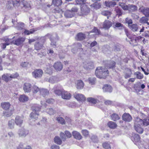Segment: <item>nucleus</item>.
<instances>
[{
	"instance_id": "aec40b11",
	"label": "nucleus",
	"mask_w": 149,
	"mask_h": 149,
	"mask_svg": "<svg viewBox=\"0 0 149 149\" xmlns=\"http://www.w3.org/2000/svg\"><path fill=\"white\" fill-rule=\"evenodd\" d=\"M112 26V23L109 20H105L103 24V28L105 29H109Z\"/></svg>"
},
{
	"instance_id": "58836bf2",
	"label": "nucleus",
	"mask_w": 149,
	"mask_h": 149,
	"mask_svg": "<svg viewBox=\"0 0 149 149\" xmlns=\"http://www.w3.org/2000/svg\"><path fill=\"white\" fill-rule=\"evenodd\" d=\"M111 120L116 121L119 120L120 118V117L116 113H113L111 115Z\"/></svg>"
},
{
	"instance_id": "f8f14e48",
	"label": "nucleus",
	"mask_w": 149,
	"mask_h": 149,
	"mask_svg": "<svg viewBox=\"0 0 149 149\" xmlns=\"http://www.w3.org/2000/svg\"><path fill=\"white\" fill-rule=\"evenodd\" d=\"M54 67L57 71H60L62 70L63 68L62 64L60 62H57L54 65Z\"/></svg>"
},
{
	"instance_id": "412c9836",
	"label": "nucleus",
	"mask_w": 149,
	"mask_h": 149,
	"mask_svg": "<svg viewBox=\"0 0 149 149\" xmlns=\"http://www.w3.org/2000/svg\"><path fill=\"white\" fill-rule=\"evenodd\" d=\"M73 136L74 138L78 140H80L82 138L81 134L77 131H74L72 132Z\"/></svg>"
},
{
	"instance_id": "680f3d73",
	"label": "nucleus",
	"mask_w": 149,
	"mask_h": 149,
	"mask_svg": "<svg viewBox=\"0 0 149 149\" xmlns=\"http://www.w3.org/2000/svg\"><path fill=\"white\" fill-rule=\"evenodd\" d=\"M67 105L70 107L73 108L75 106L76 104L75 102H70L68 103Z\"/></svg>"
},
{
	"instance_id": "8fccbe9b",
	"label": "nucleus",
	"mask_w": 149,
	"mask_h": 149,
	"mask_svg": "<svg viewBox=\"0 0 149 149\" xmlns=\"http://www.w3.org/2000/svg\"><path fill=\"white\" fill-rule=\"evenodd\" d=\"M103 146L105 149H110L111 146L109 142H105L103 143Z\"/></svg>"
},
{
	"instance_id": "2f4dec72",
	"label": "nucleus",
	"mask_w": 149,
	"mask_h": 149,
	"mask_svg": "<svg viewBox=\"0 0 149 149\" xmlns=\"http://www.w3.org/2000/svg\"><path fill=\"white\" fill-rule=\"evenodd\" d=\"M40 92L41 95H42L43 97H45L46 95L48 94L49 92L46 89L41 88L40 90Z\"/></svg>"
},
{
	"instance_id": "bf43d9fd",
	"label": "nucleus",
	"mask_w": 149,
	"mask_h": 149,
	"mask_svg": "<svg viewBox=\"0 0 149 149\" xmlns=\"http://www.w3.org/2000/svg\"><path fill=\"white\" fill-rule=\"evenodd\" d=\"M115 62L113 61H111L109 63V65L108 66L110 68H113L115 66Z\"/></svg>"
},
{
	"instance_id": "a18cd8bd",
	"label": "nucleus",
	"mask_w": 149,
	"mask_h": 149,
	"mask_svg": "<svg viewBox=\"0 0 149 149\" xmlns=\"http://www.w3.org/2000/svg\"><path fill=\"white\" fill-rule=\"evenodd\" d=\"M146 17L147 16L142 17L140 20V22L142 23H147L148 24H149V23L148 22V19Z\"/></svg>"
},
{
	"instance_id": "20e7f679",
	"label": "nucleus",
	"mask_w": 149,
	"mask_h": 149,
	"mask_svg": "<svg viewBox=\"0 0 149 149\" xmlns=\"http://www.w3.org/2000/svg\"><path fill=\"white\" fill-rule=\"evenodd\" d=\"M77 10L78 9L77 8H72L71 10L66 11L64 13V15L67 18H71L74 16Z\"/></svg>"
},
{
	"instance_id": "0eeeda50",
	"label": "nucleus",
	"mask_w": 149,
	"mask_h": 149,
	"mask_svg": "<svg viewBox=\"0 0 149 149\" xmlns=\"http://www.w3.org/2000/svg\"><path fill=\"white\" fill-rule=\"evenodd\" d=\"M43 74V72L41 69L36 70L32 73L33 76L35 78L40 77Z\"/></svg>"
},
{
	"instance_id": "c03bdc74",
	"label": "nucleus",
	"mask_w": 149,
	"mask_h": 149,
	"mask_svg": "<svg viewBox=\"0 0 149 149\" xmlns=\"http://www.w3.org/2000/svg\"><path fill=\"white\" fill-rule=\"evenodd\" d=\"M40 89L37 86L34 85L32 87L31 91H32L33 93H37L38 91H40Z\"/></svg>"
},
{
	"instance_id": "a211bd4d",
	"label": "nucleus",
	"mask_w": 149,
	"mask_h": 149,
	"mask_svg": "<svg viewBox=\"0 0 149 149\" xmlns=\"http://www.w3.org/2000/svg\"><path fill=\"white\" fill-rule=\"evenodd\" d=\"M71 95L70 93L67 91H63L62 92L61 97L64 99L69 100L71 97Z\"/></svg>"
},
{
	"instance_id": "423d86ee",
	"label": "nucleus",
	"mask_w": 149,
	"mask_h": 149,
	"mask_svg": "<svg viewBox=\"0 0 149 149\" xmlns=\"http://www.w3.org/2000/svg\"><path fill=\"white\" fill-rule=\"evenodd\" d=\"M24 120V117L23 116H17L15 118V123L19 127L22 125Z\"/></svg>"
},
{
	"instance_id": "2eb2a0df",
	"label": "nucleus",
	"mask_w": 149,
	"mask_h": 149,
	"mask_svg": "<svg viewBox=\"0 0 149 149\" xmlns=\"http://www.w3.org/2000/svg\"><path fill=\"white\" fill-rule=\"evenodd\" d=\"M81 47V45L80 43H75L72 46V47L73 49H72L71 51L72 52L75 54L77 52V49H79Z\"/></svg>"
},
{
	"instance_id": "e2e57ef3",
	"label": "nucleus",
	"mask_w": 149,
	"mask_h": 149,
	"mask_svg": "<svg viewBox=\"0 0 149 149\" xmlns=\"http://www.w3.org/2000/svg\"><path fill=\"white\" fill-rule=\"evenodd\" d=\"M82 133L83 135L85 136H87L89 134L88 131L86 130H83L82 131Z\"/></svg>"
},
{
	"instance_id": "c9c22d12",
	"label": "nucleus",
	"mask_w": 149,
	"mask_h": 149,
	"mask_svg": "<svg viewBox=\"0 0 149 149\" xmlns=\"http://www.w3.org/2000/svg\"><path fill=\"white\" fill-rule=\"evenodd\" d=\"M54 142L58 145H61L62 143V141L60 138L58 136H56L54 139Z\"/></svg>"
},
{
	"instance_id": "4be33fe9",
	"label": "nucleus",
	"mask_w": 149,
	"mask_h": 149,
	"mask_svg": "<svg viewBox=\"0 0 149 149\" xmlns=\"http://www.w3.org/2000/svg\"><path fill=\"white\" fill-rule=\"evenodd\" d=\"M129 27L133 31H137L139 28L140 29L141 28L136 24H132L128 25Z\"/></svg>"
},
{
	"instance_id": "393cba45",
	"label": "nucleus",
	"mask_w": 149,
	"mask_h": 149,
	"mask_svg": "<svg viewBox=\"0 0 149 149\" xmlns=\"http://www.w3.org/2000/svg\"><path fill=\"white\" fill-rule=\"evenodd\" d=\"M85 37V34L81 33H78L76 37V39L78 40H82L84 39Z\"/></svg>"
},
{
	"instance_id": "4d7b16f0",
	"label": "nucleus",
	"mask_w": 149,
	"mask_h": 149,
	"mask_svg": "<svg viewBox=\"0 0 149 149\" xmlns=\"http://www.w3.org/2000/svg\"><path fill=\"white\" fill-rule=\"evenodd\" d=\"M57 78L56 77H52L50 78L49 81L51 83H53L57 81Z\"/></svg>"
},
{
	"instance_id": "7c9ffc66",
	"label": "nucleus",
	"mask_w": 149,
	"mask_h": 149,
	"mask_svg": "<svg viewBox=\"0 0 149 149\" xmlns=\"http://www.w3.org/2000/svg\"><path fill=\"white\" fill-rule=\"evenodd\" d=\"M52 3L54 6L58 7L62 4V0H53Z\"/></svg>"
},
{
	"instance_id": "6e6d98bb",
	"label": "nucleus",
	"mask_w": 149,
	"mask_h": 149,
	"mask_svg": "<svg viewBox=\"0 0 149 149\" xmlns=\"http://www.w3.org/2000/svg\"><path fill=\"white\" fill-rule=\"evenodd\" d=\"M30 65L29 64V63L27 62H22L21 64V66L24 68L27 67Z\"/></svg>"
},
{
	"instance_id": "603ef678",
	"label": "nucleus",
	"mask_w": 149,
	"mask_h": 149,
	"mask_svg": "<svg viewBox=\"0 0 149 149\" xmlns=\"http://www.w3.org/2000/svg\"><path fill=\"white\" fill-rule=\"evenodd\" d=\"M36 31L34 29H31L30 30H25L24 31V33L25 34L29 35L30 34L33 33Z\"/></svg>"
},
{
	"instance_id": "6e6552de",
	"label": "nucleus",
	"mask_w": 149,
	"mask_h": 149,
	"mask_svg": "<svg viewBox=\"0 0 149 149\" xmlns=\"http://www.w3.org/2000/svg\"><path fill=\"white\" fill-rule=\"evenodd\" d=\"M74 98L79 102H84L86 100V98L84 95L81 94L75 93L74 95Z\"/></svg>"
},
{
	"instance_id": "b1692460",
	"label": "nucleus",
	"mask_w": 149,
	"mask_h": 149,
	"mask_svg": "<svg viewBox=\"0 0 149 149\" xmlns=\"http://www.w3.org/2000/svg\"><path fill=\"white\" fill-rule=\"evenodd\" d=\"M91 8L95 10L99 9L101 7V5L100 3L96 2L90 5Z\"/></svg>"
},
{
	"instance_id": "e433bc0d",
	"label": "nucleus",
	"mask_w": 149,
	"mask_h": 149,
	"mask_svg": "<svg viewBox=\"0 0 149 149\" xmlns=\"http://www.w3.org/2000/svg\"><path fill=\"white\" fill-rule=\"evenodd\" d=\"M88 81L91 85L95 84L96 81V78L94 77H91L88 78Z\"/></svg>"
},
{
	"instance_id": "0e129e2a",
	"label": "nucleus",
	"mask_w": 149,
	"mask_h": 149,
	"mask_svg": "<svg viewBox=\"0 0 149 149\" xmlns=\"http://www.w3.org/2000/svg\"><path fill=\"white\" fill-rule=\"evenodd\" d=\"M18 76V74L17 73H15L13 74H10V80L12 78H16Z\"/></svg>"
},
{
	"instance_id": "3c124183",
	"label": "nucleus",
	"mask_w": 149,
	"mask_h": 149,
	"mask_svg": "<svg viewBox=\"0 0 149 149\" xmlns=\"http://www.w3.org/2000/svg\"><path fill=\"white\" fill-rule=\"evenodd\" d=\"M42 45H41L39 42L36 43L35 45V48L36 50H40L42 47Z\"/></svg>"
},
{
	"instance_id": "37998d69",
	"label": "nucleus",
	"mask_w": 149,
	"mask_h": 149,
	"mask_svg": "<svg viewBox=\"0 0 149 149\" xmlns=\"http://www.w3.org/2000/svg\"><path fill=\"white\" fill-rule=\"evenodd\" d=\"M87 100L88 102L93 104H95L99 101L91 97L88 98Z\"/></svg>"
},
{
	"instance_id": "ea45409f",
	"label": "nucleus",
	"mask_w": 149,
	"mask_h": 149,
	"mask_svg": "<svg viewBox=\"0 0 149 149\" xmlns=\"http://www.w3.org/2000/svg\"><path fill=\"white\" fill-rule=\"evenodd\" d=\"M119 6H120L124 10H129V5H126L123 3H119Z\"/></svg>"
},
{
	"instance_id": "49530a36",
	"label": "nucleus",
	"mask_w": 149,
	"mask_h": 149,
	"mask_svg": "<svg viewBox=\"0 0 149 149\" xmlns=\"http://www.w3.org/2000/svg\"><path fill=\"white\" fill-rule=\"evenodd\" d=\"M102 15L107 16V18L108 19V17L111 14V13L109 11H103L102 12Z\"/></svg>"
},
{
	"instance_id": "c756f323",
	"label": "nucleus",
	"mask_w": 149,
	"mask_h": 149,
	"mask_svg": "<svg viewBox=\"0 0 149 149\" xmlns=\"http://www.w3.org/2000/svg\"><path fill=\"white\" fill-rule=\"evenodd\" d=\"M3 80L6 81L8 82L9 80H10V74H3L2 77Z\"/></svg>"
},
{
	"instance_id": "5fc2aeb1",
	"label": "nucleus",
	"mask_w": 149,
	"mask_h": 149,
	"mask_svg": "<svg viewBox=\"0 0 149 149\" xmlns=\"http://www.w3.org/2000/svg\"><path fill=\"white\" fill-rule=\"evenodd\" d=\"M54 12L55 13H59L61 15L63 11L61 9H60L58 8H57L54 9Z\"/></svg>"
},
{
	"instance_id": "6ab92c4d",
	"label": "nucleus",
	"mask_w": 149,
	"mask_h": 149,
	"mask_svg": "<svg viewBox=\"0 0 149 149\" xmlns=\"http://www.w3.org/2000/svg\"><path fill=\"white\" fill-rule=\"evenodd\" d=\"M19 4L21 7L23 6L25 8H29L31 7L30 3H28L24 0L20 1Z\"/></svg>"
},
{
	"instance_id": "39448f33",
	"label": "nucleus",
	"mask_w": 149,
	"mask_h": 149,
	"mask_svg": "<svg viewBox=\"0 0 149 149\" xmlns=\"http://www.w3.org/2000/svg\"><path fill=\"white\" fill-rule=\"evenodd\" d=\"M60 136L63 141H65L66 139V137L69 138L72 137L71 134L68 131H65V134L63 132H61L60 134Z\"/></svg>"
},
{
	"instance_id": "f704fd0d",
	"label": "nucleus",
	"mask_w": 149,
	"mask_h": 149,
	"mask_svg": "<svg viewBox=\"0 0 149 149\" xmlns=\"http://www.w3.org/2000/svg\"><path fill=\"white\" fill-rule=\"evenodd\" d=\"M15 122L13 120H11L8 121V125L10 129H13L14 128Z\"/></svg>"
},
{
	"instance_id": "79ce46f5",
	"label": "nucleus",
	"mask_w": 149,
	"mask_h": 149,
	"mask_svg": "<svg viewBox=\"0 0 149 149\" xmlns=\"http://www.w3.org/2000/svg\"><path fill=\"white\" fill-rule=\"evenodd\" d=\"M134 74L136 75V78L139 79H141L143 78V75L139 72H136Z\"/></svg>"
},
{
	"instance_id": "a878e982",
	"label": "nucleus",
	"mask_w": 149,
	"mask_h": 149,
	"mask_svg": "<svg viewBox=\"0 0 149 149\" xmlns=\"http://www.w3.org/2000/svg\"><path fill=\"white\" fill-rule=\"evenodd\" d=\"M29 100L28 97L25 95L23 94L20 95L19 98V101L22 102H25Z\"/></svg>"
},
{
	"instance_id": "cd10ccee",
	"label": "nucleus",
	"mask_w": 149,
	"mask_h": 149,
	"mask_svg": "<svg viewBox=\"0 0 149 149\" xmlns=\"http://www.w3.org/2000/svg\"><path fill=\"white\" fill-rule=\"evenodd\" d=\"M104 3L107 7H113L116 4L115 2L109 1H105Z\"/></svg>"
},
{
	"instance_id": "ddd939ff",
	"label": "nucleus",
	"mask_w": 149,
	"mask_h": 149,
	"mask_svg": "<svg viewBox=\"0 0 149 149\" xmlns=\"http://www.w3.org/2000/svg\"><path fill=\"white\" fill-rule=\"evenodd\" d=\"M3 40L6 42V43H2L3 45L2 48L3 49H5L6 45H9L12 42V40L11 39L8 38L6 37L4 38Z\"/></svg>"
},
{
	"instance_id": "a19ab883",
	"label": "nucleus",
	"mask_w": 149,
	"mask_h": 149,
	"mask_svg": "<svg viewBox=\"0 0 149 149\" xmlns=\"http://www.w3.org/2000/svg\"><path fill=\"white\" fill-rule=\"evenodd\" d=\"M132 140L135 142H139L140 140L139 136L137 134H135L132 137Z\"/></svg>"
},
{
	"instance_id": "69168bd1",
	"label": "nucleus",
	"mask_w": 149,
	"mask_h": 149,
	"mask_svg": "<svg viewBox=\"0 0 149 149\" xmlns=\"http://www.w3.org/2000/svg\"><path fill=\"white\" fill-rule=\"evenodd\" d=\"M91 32L96 33V34L99 35L100 34V31H99L96 27H94L92 30Z\"/></svg>"
},
{
	"instance_id": "774afa93",
	"label": "nucleus",
	"mask_w": 149,
	"mask_h": 149,
	"mask_svg": "<svg viewBox=\"0 0 149 149\" xmlns=\"http://www.w3.org/2000/svg\"><path fill=\"white\" fill-rule=\"evenodd\" d=\"M116 12L117 14L119 16H121L122 14V12L121 10L119 9H118L117 8L116 9Z\"/></svg>"
},
{
	"instance_id": "13d9d810",
	"label": "nucleus",
	"mask_w": 149,
	"mask_h": 149,
	"mask_svg": "<svg viewBox=\"0 0 149 149\" xmlns=\"http://www.w3.org/2000/svg\"><path fill=\"white\" fill-rule=\"evenodd\" d=\"M46 72L48 74H50L52 73V68L51 67H49V68H47L45 70Z\"/></svg>"
},
{
	"instance_id": "f3484780",
	"label": "nucleus",
	"mask_w": 149,
	"mask_h": 149,
	"mask_svg": "<svg viewBox=\"0 0 149 149\" xmlns=\"http://www.w3.org/2000/svg\"><path fill=\"white\" fill-rule=\"evenodd\" d=\"M139 11L143 13L146 16L149 17V8L142 7L139 8Z\"/></svg>"
},
{
	"instance_id": "c85d7f7f",
	"label": "nucleus",
	"mask_w": 149,
	"mask_h": 149,
	"mask_svg": "<svg viewBox=\"0 0 149 149\" xmlns=\"http://www.w3.org/2000/svg\"><path fill=\"white\" fill-rule=\"evenodd\" d=\"M124 73L125 74V78L127 79L131 77L132 72L130 69L127 68L125 69Z\"/></svg>"
},
{
	"instance_id": "dca6fc26",
	"label": "nucleus",
	"mask_w": 149,
	"mask_h": 149,
	"mask_svg": "<svg viewBox=\"0 0 149 149\" xmlns=\"http://www.w3.org/2000/svg\"><path fill=\"white\" fill-rule=\"evenodd\" d=\"M122 118L123 120L127 122H130L132 120L131 116L128 113H124L122 116Z\"/></svg>"
},
{
	"instance_id": "72a5a7b5",
	"label": "nucleus",
	"mask_w": 149,
	"mask_h": 149,
	"mask_svg": "<svg viewBox=\"0 0 149 149\" xmlns=\"http://www.w3.org/2000/svg\"><path fill=\"white\" fill-rule=\"evenodd\" d=\"M56 120L59 123L61 124H65V121L64 119L61 117H56Z\"/></svg>"
},
{
	"instance_id": "f257e3e1",
	"label": "nucleus",
	"mask_w": 149,
	"mask_h": 149,
	"mask_svg": "<svg viewBox=\"0 0 149 149\" xmlns=\"http://www.w3.org/2000/svg\"><path fill=\"white\" fill-rule=\"evenodd\" d=\"M109 74L107 68L104 67H99L96 69L95 74L97 77L100 79H105Z\"/></svg>"
},
{
	"instance_id": "864d4df0",
	"label": "nucleus",
	"mask_w": 149,
	"mask_h": 149,
	"mask_svg": "<svg viewBox=\"0 0 149 149\" xmlns=\"http://www.w3.org/2000/svg\"><path fill=\"white\" fill-rule=\"evenodd\" d=\"M115 26L116 27L119 28V29H122L123 28V25L121 23L117 22L115 24Z\"/></svg>"
},
{
	"instance_id": "1a4fd4ad",
	"label": "nucleus",
	"mask_w": 149,
	"mask_h": 149,
	"mask_svg": "<svg viewBox=\"0 0 149 149\" xmlns=\"http://www.w3.org/2000/svg\"><path fill=\"white\" fill-rule=\"evenodd\" d=\"M23 89L25 93H30L32 90L31 85L29 83H25L23 86Z\"/></svg>"
},
{
	"instance_id": "473e14b6",
	"label": "nucleus",
	"mask_w": 149,
	"mask_h": 149,
	"mask_svg": "<svg viewBox=\"0 0 149 149\" xmlns=\"http://www.w3.org/2000/svg\"><path fill=\"white\" fill-rule=\"evenodd\" d=\"M137 10V7L134 5H129V11L130 12H134Z\"/></svg>"
},
{
	"instance_id": "4468645a",
	"label": "nucleus",
	"mask_w": 149,
	"mask_h": 149,
	"mask_svg": "<svg viewBox=\"0 0 149 149\" xmlns=\"http://www.w3.org/2000/svg\"><path fill=\"white\" fill-rule=\"evenodd\" d=\"M76 88L77 89H83L84 86V84L83 81L81 80H77L76 83Z\"/></svg>"
},
{
	"instance_id": "9b49d317",
	"label": "nucleus",
	"mask_w": 149,
	"mask_h": 149,
	"mask_svg": "<svg viewBox=\"0 0 149 149\" xmlns=\"http://www.w3.org/2000/svg\"><path fill=\"white\" fill-rule=\"evenodd\" d=\"M25 40V38L21 37L19 38L15 41H12V43L14 45L18 46L22 44L24 42Z\"/></svg>"
},
{
	"instance_id": "5701e85b",
	"label": "nucleus",
	"mask_w": 149,
	"mask_h": 149,
	"mask_svg": "<svg viewBox=\"0 0 149 149\" xmlns=\"http://www.w3.org/2000/svg\"><path fill=\"white\" fill-rule=\"evenodd\" d=\"M112 89V88L111 86L108 84L104 85L103 87V90L105 92H111Z\"/></svg>"
},
{
	"instance_id": "de8ad7c7",
	"label": "nucleus",
	"mask_w": 149,
	"mask_h": 149,
	"mask_svg": "<svg viewBox=\"0 0 149 149\" xmlns=\"http://www.w3.org/2000/svg\"><path fill=\"white\" fill-rule=\"evenodd\" d=\"M46 111L47 113L50 115H54L56 113V111L52 108L47 109Z\"/></svg>"
},
{
	"instance_id": "052dcab7",
	"label": "nucleus",
	"mask_w": 149,
	"mask_h": 149,
	"mask_svg": "<svg viewBox=\"0 0 149 149\" xmlns=\"http://www.w3.org/2000/svg\"><path fill=\"white\" fill-rule=\"evenodd\" d=\"M87 64V67L86 69H90L93 68V63L88 62Z\"/></svg>"
},
{
	"instance_id": "f03ea898",
	"label": "nucleus",
	"mask_w": 149,
	"mask_h": 149,
	"mask_svg": "<svg viewBox=\"0 0 149 149\" xmlns=\"http://www.w3.org/2000/svg\"><path fill=\"white\" fill-rule=\"evenodd\" d=\"M75 2L76 4L81 6V10L83 14L86 15L89 13L90 10L87 5L88 3H86V0H75Z\"/></svg>"
},
{
	"instance_id": "338daca9",
	"label": "nucleus",
	"mask_w": 149,
	"mask_h": 149,
	"mask_svg": "<svg viewBox=\"0 0 149 149\" xmlns=\"http://www.w3.org/2000/svg\"><path fill=\"white\" fill-rule=\"evenodd\" d=\"M50 149H60V147L56 144H53L51 146Z\"/></svg>"
},
{
	"instance_id": "09e8293b",
	"label": "nucleus",
	"mask_w": 149,
	"mask_h": 149,
	"mask_svg": "<svg viewBox=\"0 0 149 149\" xmlns=\"http://www.w3.org/2000/svg\"><path fill=\"white\" fill-rule=\"evenodd\" d=\"M24 26V24L22 22L18 23L16 27L17 29L18 30L22 29Z\"/></svg>"
},
{
	"instance_id": "9d476101",
	"label": "nucleus",
	"mask_w": 149,
	"mask_h": 149,
	"mask_svg": "<svg viewBox=\"0 0 149 149\" xmlns=\"http://www.w3.org/2000/svg\"><path fill=\"white\" fill-rule=\"evenodd\" d=\"M29 134V131L25 129H21L18 132L19 136L22 138L25 137Z\"/></svg>"
},
{
	"instance_id": "7ed1b4c3",
	"label": "nucleus",
	"mask_w": 149,
	"mask_h": 149,
	"mask_svg": "<svg viewBox=\"0 0 149 149\" xmlns=\"http://www.w3.org/2000/svg\"><path fill=\"white\" fill-rule=\"evenodd\" d=\"M40 109L39 107L37 106L35 107V108L33 109L32 112L30 114V117L32 119L37 120L39 115L38 112Z\"/></svg>"
},
{
	"instance_id": "bb28decb",
	"label": "nucleus",
	"mask_w": 149,
	"mask_h": 149,
	"mask_svg": "<svg viewBox=\"0 0 149 149\" xmlns=\"http://www.w3.org/2000/svg\"><path fill=\"white\" fill-rule=\"evenodd\" d=\"M1 106L3 109L6 110H7L9 109L10 104V103L8 102H4L1 103Z\"/></svg>"
},
{
	"instance_id": "4c0bfd02",
	"label": "nucleus",
	"mask_w": 149,
	"mask_h": 149,
	"mask_svg": "<svg viewBox=\"0 0 149 149\" xmlns=\"http://www.w3.org/2000/svg\"><path fill=\"white\" fill-rule=\"evenodd\" d=\"M107 125L110 128L112 129L115 128L117 126L115 123L112 121H110L108 123Z\"/></svg>"
}]
</instances>
